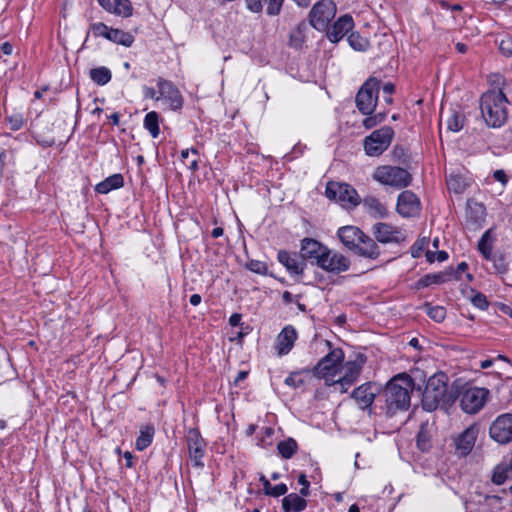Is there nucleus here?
Here are the masks:
<instances>
[{"label": "nucleus", "instance_id": "nucleus-7", "mask_svg": "<svg viewBox=\"0 0 512 512\" xmlns=\"http://www.w3.org/2000/svg\"><path fill=\"white\" fill-rule=\"evenodd\" d=\"M380 89V82L376 78H369L359 89L356 95V106L364 115L374 112Z\"/></svg>", "mask_w": 512, "mask_h": 512}, {"label": "nucleus", "instance_id": "nucleus-43", "mask_svg": "<svg viewBox=\"0 0 512 512\" xmlns=\"http://www.w3.org/2000/svg\"><path fill=\"white\" fill-rule=\"evenodd\" d=\"M285 384L294 388L301 387L305 383L303 372H293L286 379Z\"/></svg>", "mask_w": 512, "mask_h": 512}, {"label": "nucleus", "instance_id": "nucleus-13", "mask_svg": "<svg viewBox=\"0 0 512 512\" xmlns=\"http://www.w3.org/2000/svg\"><path fill=\"white\" fill-rule=\"evenodd\" d=\"M490 436L499 443H508L512 440V414L499 415L490 426Z\"/></svg>", "mask_w": 512, "mask_h": 512}, {"label": "nucleus", "instance_id": "nucleus-5", "mask_svg": "<svg viewBox=\"0 0 512 512\" xmlns=\"http://www.w3.org/2000/svg\"><path fill=\"white\" fill-rule=\"evenodd\" d=\"M373 179L383 185L404 188L412 181L411 174L404 168L391 165L378 166L372 175Z\"/></svg>", "mask_w": 512, "mask_h": 512}, {"label": "nucleus", "instance_id": "nucleus-48", "mask_svg": "<svg viewBox=\"0 0 512 512\" xmlns=\"http://www.w3.org/2000/svg\"><path fill=\"white\" fill-rule=\"evenodd\" d=\"M9 128L13 131H17L22 128L24 119L21 114H13L7 118Z\"/></svg>", "mask_w": 512, "mask_h": 512}, {"label": "nucleus", "instance_id": "nucleus-61", "mask_svg": "<svg viewBox=\"0 0 512 512\" xmlns=\"http://www.w3.org/2000/svg\"><path fill=\"white\" fill-rule=\"evenodd\" d=\"M395 90V86L392 83H386L383 86V91L385 94L391 95Z\"/></svg>", "mask_w": 512, "mask_h": 512}, {"label": "nucleus", "instance_id": "nucleus-49", "mask_svg": "<svg viewBox=\"0 0 512 512\" xmlns=\"http://www.w3.org/2000/svg\"><path fill=\"white\" fill-rule=\"evenodd\" d=\"M447 185L449 190H453L455 193H460L463 191V184L461 183V178L457 176H450L447 179Z\"/></svg>", "mask_w": 512, "mask_h": 512}, {"label": "nucleus", "instance_id": "nucleus-28", "mask_svg": "<svg viewBox=\"0 0 512 512\" xmlns=\"http://www.w3.org/2000/svg\"><path fill=\"white\" fill-rule=\"evenodd\" d=\"M284 0H246L247 7L252 12H260L263 7V3H267V14L271 16L278 15L280 13Z\"/></svg>", "mask_w": 512, "mask_h": 512}, {"label": "nucleus", "instance_id": "nucleus-35", "mask_svg": "<svg viewBox=\"0 0 512 512\" xmlns=\"http://www.w3.org/2000/svg\"><path fill=\"white\" fill-rule=\"evenodd\" d=\"M90 78L94 83L103 86L111 80L112 74L107 67L102 66L91 69Z\"/></svg>", "mask_w": 512, "mask_h": 512}, {"label": "nucleus", "instance_id": "nucleus-39", "mask_svg": "<svg viewBox=\"0 0 512 512\" xmlns=\"http://www.w3.org/2000/svg\"><path fill=\"white\" fill-rule=\"evenodd\" d=\"M464 123V116L459 112L452 110L450 111L447 119L446 125L447 129L451 132H458L462 129Z\"/></svg>", "mask_w": 512, "mask_h": 512}, {"label": "nucleus", "instance_id": "nucleus-44", "mask_svg": "<svg viewBox=\"0 0 512 512\" xmlns=\"http://www.w3.org/2000/svg\"><path fill=\"white\" fill-rule=\"evenodd\" d=\"M110 29L106 24L102 22L93 23L90 25V31L94 34L96 37H104L108 38V32H110Z\"/></svg>", "mask_w": 512, "mask_h": 512}, {"label": "nucleus", "instance_id": "nucleus-9", "mask_svg": "<svg viewBox=\"0 0 512 512\" xmlns=\"http://www.w3.org/2000/svg\"><path fill=\"white\" fill-rule=\"evenodd\" d=\"M394 131L389 126H383L373 131L364 139V150L368 156H380L391 144Z\"/></svg>", "mask_w": 512, "mask_h": 512}, {"label": "nucleus", "instance_id": "nucleus-36", "mask_svg": "<svg viewBox=\"0 0 512 512\" xmlns=\"http://www.w3.org/2000/svg\"><path fill=\"white\" fill-rule=\"evenodd\" d=\"M144 127L149 131L153 138H157L159 136V115L157 112L151 111L145 115Z\"/></svg>", "mask_w": 512, "mask_h": 512}, {"label": "nucleus", "instance_id": "nucleus-33", "mask_svg": "<svg viewBox=\"0 0 512 512\" xmlns=\"http://www.w3.org/2000/svg\"><path fill=\"white\" fill-rule=\"evenodd\" d=\"M108 34V40L125 47H130L134 42V36L132 34L124 32L120 29L111 28Z\"/></svg>", "mask_w": 512, "mask_h": 512}, {"label": "nucleus", "instance_id": "nucleus-38", "mask_svg": "<svg viewBox=\"0 0 512 512\" xmlns=\"http://www.w3.org/2000/svg\"><path fill=\"white\" fill-rule=\"evenodd\" d=\"M307 30V25L305 22H301L297 25V27L292 30L290 34V45L295 48H300L305 41V31Z\"/></svg>", "mask_w": 512, "mask_h": 512}, {"label": "nucleus", "instance_id": "nucleus-4", "mask_svg": "<svg viewBox=\"0 0 512 512\" xmlns=\"http://www.w3.org/2000/svg\"><path fill=\"white\" fill-rule=\"evenodd\" d=\"M344 359V353L341 349L331 350L314 367L316 376L323 378L327 385H335L337 376L341 374V364Z\"/></svg>", "mask_w": 512, "mask_h": 512}, {"label": "nucleus", "instance_id": "nucleus-6", "mask_svg": "<svg viewBox=\"0 0 512 512\" xmlns=\"http://www.w3.org/2000/svg\"><path fill=\"white\" fill-rule=\"evenodd\" d=\"M325 195L331 200H335L342 207L352 209L358 206L361 199L357 191L347 183L330 181L326 185Z\"/></svg>", "mask_w": 512, "mask_h": 512}, {"label": "nucleus", "instance_id": "nucleus-51", "mask_svg": "<svg viewBox=\"0 0 512 512\" xmlns=\"http://www.w3.org/2000/svg\"><path fill=\"white\" fill-rule=\"evenodd\" d=\"M499 49L503 55L512 56V38L510 36H506L501 39Z\"/></svg>", "mask_w": 512, "mask_h": 512}, {"label": "nucleus", "instance_id": "nucleus-18", "mask_svg": "<svg viewBox=\"0 0 512 512\" xmlns=\"http://www.w3.org/2000/svg\"><path fill=\"white\" fill-rule=\"evenodd\" d=\"M328 247L312 238H304L301 241V255L305 260L310 261L312 264L319 266Z\"/></svg>", "mask_w": 512, "mask_h": 512}, {"label": "nucleus", "instance_id": "nucleus-31", "mask_svg": "<svg viewBox=\"0 0 512 512\" xmlns=\"http://www.w3.org/2000/svg\"><path fill=\"white\" fill-rule=\"evenodd\" d=\"M363 206L374 218H384L387 215L386 207L374 196H367L363 200Z\"/></svg>", "mask_w": 512, "mask_h": 512}, {"label": "nucleus", "instance_id": "nucleus-11", "mask_svg": "<svg viewBox=\"0 0 512 512\" xmlns=\"http://www.w3.org/2000/svg\"><path fill=\"white\" fill-rule=\"evenodd\" d=\"M365 362L366 357L363 354H357L354 360L347 361L344 365L341 364V374L335 381V385H339L341 392H346L348 387L356 382Z\"/></svg>", "mask_w": 512, "mask_h": 512}, {"label": "nucleus", "instance_id": "nucleus-8", "mask_svg": "<svg viewBox=\"0 0 512 512\" xmlns=\"http://www.w3.org/2000/svg\"><path fill=\"white\" fill-rule=\"evenodd\" d=\"M336 12L337 7L333 0H320L313 5L309 12L310 25L318 31L327 30Z\"/></svg>", "mask_w": 512, "mask_h": 512}, {"label": "nucleus", "instance_id": "nucleus-59", "mask_svg": "<svg viewBox=\"0 0 512 512\" xmlns=\"http://www.w3.org/2000/svg\"><path fill=\"white\" fill-rule=\"evenodd\" d=\"M241 320L240 314H232L229 318V323L231 326H238Z\"/></svg>", "mask_w": 512, "mask_h": 512}, {"label": "nucleus", "instance_id": "nucleus-47", "mask_svg": "<svg viewBox=\"0 0 512 512\" xmlns=\"http://www.w3.org/2000/svg\"><path fill=\"white\" fill-rule=\"evenodd\" d=\"M427 245H428V240L426 238L416 241L411 247L412 257L419 258Z\"/></svg>", "mask_w": 512, "mask_h": 512}, {"label": "nucleus", "instance_id": "nucleus-22", "mask_svg": "<svg viewBox=\"0 0 512 512\" xmlns=\"http://www.w3.org/2000/svg\"><path fill=\"white\" fill-rule=\"evenodd\" d=\"M298 337L296 329L292 325L285 326L276 338V350L279 356L287 355Z\"/></svg>", "mask_w": 512, "mask_h": 512}, {"label": "nucleus", "instance_id": "nucleus-32", "mask_svg": "<svg viewBox=\"0 0 512 512\" xmlns=\"http://www.w3.org/2000/svg\"><path fill=\"white\" fill-rule=\"evenodd\" d=\"M155 434L153 425L146 424L140 428L139 436L136 439L135 447L138 451L145 450L151 445Z\"/></svg>", "mask_w": 512, "mask_h": 512}, {"label": "nucleus", "instance_id": "nucleus-30", "mask_svg": "<svg viewBox=\"0 0 512 512\" xmlns=\"http://www.w3.org/2000/svg\"><path fill=\"white\" fill-rule=\"evenodd\" d=\"M307 506V501L299 494L291 493L282 499V508L284 512H301Z\"/></svg>", "mask_w": 512, "mask_h": 512}, {"label": "nucleus", "instance_id": "nucleus-46", "mask_svg": "<svg viewBox=\"0 0 512 512\" xmlns=\"http://www.w3.org/2000/svg\"><path fill=\"white\" fill-rule=\"evenodd\" d=\"M384 118H385V115L382 113L372 115V116L370 114L368 117H366L363 120V126L366 129H371V128L375 127L377 124L381 123L384 120Z\"/></svg>", "mask_w": 512, "mask_h": 512}, {"label": "nucleus", "instance_id": "nucleus-15", "mask_svg": "<svg viewBox=\"0 0 512 512\" xmlns=\"http://www.w3.org/2000/svg\"><path fill=\"white\" fill-rule=\"evenodd\" d=\"M396 209L403 217H414L419 215L421 203L415 193L410 190H405L398 196Z\"/></svg>", "mask_w": 512, "mask_h": 512}, {"label": "nucleus", "instance_id": "nucleus-60", "mask_svg": "<svg viewBox=\"0 0 512 512\" xmlns=\"http://www.w3.org/2000/svg\"><path fill=\"white\" fill-rule=\"evenodd\" d=\"M467 268H468V265L466 262L459 263L457 266V269H456L457 278H459L460 274L465 272Z\"/></svg>", "mask_w": 512, "mask_h": 512}, {"label": "nucleus", "instance_id": "nucleus-63", "mask_svg": "<svg viewBox=\"0 0 512 512\" xmlns=\"http://www.w3.org/2000/svg\"><path fill=\"white\" fill-rule=\"evenodd\" d=\"M223 233H224L223 228H221V227H216V228H214V229L212 230L211 235H212V237H213V238H218V237L222 236V235H223Z\"/></svg>", "mask_w": 512, "mask_h": 512}, {"label": "nucleus", "instance_id": "nucleus-54", "mask_svg": "<svg viewBox=\"0 0 512 512\" xmlns=\"http://www.w3.org/2000/svg\"><path fill=\"white\" fill-rule=\"evenodd\" d=\"M143 95L147 99H154L157 101L158 95L154 88L145 86L143 88Z\"/></svg>", "mask_w": 512, "mask_h": 512}, {"label": "nucleus", "instance_id": "nucleus-23", "mask_svg": "<svg viewBox=\"0 0 512 512\" xmlns=\"http://www.w3.org/2000/svg\"><path fill=\"white\" fill-rule=\"evenodd\" d=\"M338 238L349 250L353 251L364 237V233L356 226H344L338 229Z\"/></svg>", "mask_w": 512, "mask_h": 512}, {"label": "nucleus", "instance_id": "nucleus-57", "mask_svg": "<svg viewBox=\"0 0 512 512\" xmlns=\"http://www.w3.org/2000/svg\"><path fill=\"white\" fill-rule=\"evenodd\" d=\"M1 51L5 54V55H10L13 51V46L9 43V42H4L2 45H1Z\"/></svg>", "mask_w": 512, "mask_h": 512}, {"label": "nucleus", "instance_id": "nucleus-17", "mask_svg": "<svg viewBox=\"0 0 512 512\" xmlns=\"http://www.w3.org/2000/svg\"><path fill=\"white\" fill-rule=\"evenodd\" d=\"M328 247L312 238H304L301 241V255L305 260L310 261L312 264L319 266Z\"/></svg>", "mask_w": 512, "mask_h": 512}, {"label": "nucleus", "instance_id": "nucleus-58", "mask_svg": "<svg viewBox=\"0 0 512 512\" xmlns=\"http://www.w3.org/2000/svg\"><path fill=\"white\" fill-rule=\"evenodd\" d=\"M283 302L286 304H290L294 301V296L289 291H284L282 294Z\"/></svg>", "mask_w": 512, "mask_h": 512}, {"label": "nucleus", "instance_id": "nucleus-42", "mask_svg": "<svg viewBox=\"0 0 512 512\" xmlns=\"http://www.w3.org/2000/svg\"><path fill=\"white\" fill-rule=\"evenodd\" d=\"M447 281V275L445 273H434L423 276L418 284L422 287H428L432 284H441Z\"/></svg>", "mask_w": 512, "mask_h": 512}, {"label": "nucleus", "instance_id": "nucleus-10", "mask_svg": "<svg viewBox=\"0 0 512 512\" xmlns=\"http://www.w3.org/2000/svg\"><path fill=\"white\" fill-rule=\"evenodd\" d=\"M490 391L486 388L468 387L460 393V406L468 414H475L485 405Z\"/></svg>", "mask_w": 512, "mask_h": 512}, {"label": "nucleus", "instance_id": "nucleus-19", "mask_svg": "<svg viewBox=\"0 0 512 512\" xmlns=\"http://www.w3.org/2000/svg\"><path fill=\"white\" fill-rule=\"evenodd\" d=\"M354 28V20L349 14L340 16L331 26L328 25L326 36L332 43H338Z\"/></svg>", "mask_w": 512, "mask_h": 512}, {"label": "nucleus", "instance_id": "nucleus-52", "mask_svg": "<svg viewBox=\"0 0 512 512\" xmlns=\"http://www.w3.org/2000/svg\"><path fill=\"white\" fill-rule=\"evenodd\" d=\"M287 486L284 483L277 484L272 487L271 491L268 492V496L279 497L287 493Z\"/></svg>", "mask_w": 512, "mask_h": 512}, {"label": "nucleus", "instance_id": "nucleus-50", "mask_svg": "<svg viewBox=\"0 0 512 512\" xmlns=\"http://www.w3.org/2000/svg\"><path fill=\"white\" fill-rule=\"evenodd\" d=\"M471 302H472V304H473L475 307H477V308H479V309H481V310H485V309H487V308H488V305H489V303H488V301H487L486 296H485L484 294L480 293V292H479V293H476V294L472 297Z\"/></svg>", "mask_w": 512, "mask_h": 512}, {"label": "nucleus", "instance_id": "nucleus-14", "mask_svg": "<svg viewBox=\"0 0 512 512\" xmlns=\"http://www.w3.org/2000/svg\"><path fill=\"white\" fill-rule=\"evenodd\" d=\"M318 267L328 273L339 274L349 269L350 260L340 252L328 248Z\"/></svg>", "mask_w": 512, "mask_h": 512}, {"label": "nucleus", "instance_id": "nucleus-20", "mask_svg": "<svg viewBox=\"0 0 512 512\" xmlns=\"http://www.w3.org/2000/svg\"><path fill=\"white\" fill-rule=\"evenodd\" d=\"M379 393V387L375 383H364L353 390L352 398L356 401L357 405L361 409L369 408L374 400L376 395Z\"/></svg>", "mask_w": 512, "mask_h": 512}, {"label": "nucleus", "instance_id": "nucleus-26", "mask_svg": "<svg viewBox=\"0 0 512 512\" xmlns=\"http://www.w3.org/2000/svg\"><path fill=\"white\" fill-rule=\"evenodd\" d=\"M277 259L290 274L300 275L303 273V262L295 254L282 250L278 252Z\"/></svg>", "mask_w": 512, "mask_h": 512}, {"label": "nucleus", "instance_id": "nucleus-55", "mask_svg": "<svg viewBox=\"0 0 512 512\" xmlns=\"http://www.w3.org/2000/svg\"><path fill=\"white\" fill-rule=\"evenodd\" d=\"M495 180L501 182L503 185H505L508 181L507 175L503 170H496L493 174Z\"/></svg>", "mask_w": 512, "mask_h": 512}, {"label": "nucleus", "instance_id": "nucleus-2", "mask_svg": "<svg viewBox=\"0 0 512 512\" xmlns=\"http://www.w3.org/2000/svg\"><path fill=\"white\" fill-rule=\"evenodd\" d=\"M448 377L445 373L439 372L432 375L426 384L423 392L422 403L427 411L435 410L440 404L449 405L457 398V391L448 389Z\"/></svg>", "mask_w": 512, "mask_h": 512}, {"label": "nucleus", "instance_id": "nucleus-41", "mask_svg": "<svg viewBox=\"0 0 512 512\" xmlns=\"http://www.w3.org/2000/svg\"><path fill=\"white\" fill-rule=\"evenodd\" d=\"M424 310L431 319L438 323L442 322L446 317V310L443 306H431L426 303Z\"/></svg>", "mask_w": 512, "mask_h": 512}, {"label": "nucleus", "instance_id": "nucleus-53", "mask_svg": "<svg viewBox=\"0 0 512 512\" xmlns=\"http://www.w3.org/2000/svg\"><path fill=\"white\" fill-rule=\"evenodd\" d=\"M191 153L193 154V158L188 161L186 165L191 171L195 172L198 170L199 153L195 148H191Z\"/></svg>", "mask_w": 512, "mask_h": 512}, {"label": "nucleus", "instance_id": "nucleus-25", "mask_svg": "<svg viewBox=\"0 0 512 512\" xmlns=\"http://www.w3.org/2000/svg\"><path fill=\"white\" fill-rule=\"evenodd\" d=\"M98 3L104 10L117 16L127 18L133 13L130 0H98Z\"/></svg>", "mask_w": 512, "mask_h": 512}, {"label": "nucleus", "instance_id": "nucleus-64", "mask_svg": "<svg viewBox=\"0 0 512 512\" xmlns=\"http://www.w3.org/2000/svg\"><path fill=\"white\" fill-rule=\"evenodd\" d=\"M448 258V253L446 251H438L436 260L438 262H443Z\"/></svg>", "mask_w": 512, "mask_h": 512}, {"label": "nucleus", "instance_id": "nucleus-16", "mask_svg": "<svg viewBox=\"0 0 512 512\" xmlns=\"http://www.w3.org/2000/svg\"><path fill=\"white\" fill-rule=\"evenodd\" d=\"M189 456L195 466H202V458L205 454V441L200 432L195 428H190L186 434Z\"/></svg>", "mask_w": 512, "mask_h": 512}, {"label": "nucleus", "instance_id": "nucleus-56", "mask_svg": "<svg viewBox=\"0 0 512 512\" xmlns=\"http://www.w3.org/2000/svg\"><path fill=\"white\" fill-rule=\"evenodd\" d=\"M260 482H261V483H262V485H263L264 493H265L266 495H268V492H269V491H271V489H272V487H273V486L271 485L270 481H269L265 476H263V475H262V476L260 477Z\"/></svg>", "mask_w": 512, "mask_h": 512}, {"label": "nucleus", "instance_id": "nucleus-40", "mask_svg": "<svg viewBox=\"0 0 512 512\" xmlns=\"http://www.w3.org/2000/svg\"><path fill=\"white\" fill-rule=\"evenodd\" d=\"M478 249L486 260H492V243L489 231L482 235L478 243Z\"/></svg>", "mask_w": 512, "mask_h": 512}, {"label": "nucleus", "instance_id": "nucleus-21", "mask_svg": "<svg viewBox=\"0 0 512 512\" xmlns=\"http://www.w3.org/2000/svg\"><path fill=\"white\" fill-rule=\"evenodd\" d=\"M373 235L381 243L400 242L403 239L401 230L391 224L379 222L373 226Z\"/></svg>", "mask_w": 512, "mask_h": 512}, {"label": "nucleus", "instance_id": "nucleus-29", "mask_svg": "<svg viewBox=\"0 0 512 512\" xmlns=\"http://www.w3.org/2000/svg\"><path fill=\"white\" fill-rule=\"evenodd\" d=\"M123 185L124 178L122 174L116 173L99 182L95 186V191L100 194H107L112 190L123 187Z\"/></svg>", "mask_w": 512, "mask_h": 512}, {"label": "nucleus", "instance_id": "nucleus-37", "mask_svg": "<svg viewBox=\"0 0 512 512\" xmlns=\"http://www.w3.org/2000/svg\"><path fill=\"white\" fill-rule=\"evenodd\" d=\"M347 41L352 49L359 52H365L370 47L367 38L362 37L358 32H352L348 35Z\"/></svg>", "mask_w": 512, "mask_h": 512}, {"label": "nucleus", "instance_id": "nucleus-62", "mask_svg": "<svg viewBox=\"0 0 512 512\" xmlns=\"http://www.w3.org/2000/svg\"><path fill=\"white\" fill-rule=\"evenodd\" d=\"M190 303L193 306H197L201 303V296L199 294H193L190 296Z\"/></svg>", "mask_w": 512, "mask_h": 512}, {"label": "nucleus", "instance_id": "nucleus-12", "mask_svg": "<svg viewBox=\"0 0 512 512\" xmlns=\"http://www.w3.org/2000/svg\"><path fill=\"white\" fill-rule=\"evenodd\" d=\"M158 98L171 110H179L183 106V97L179 89L169 80L159 78L157 80Z\"/></svg>", "mask_w": 512, "mask_h": 512}, {"label": "nucleus", "instance_id": "nucleus-3", "mask_svg": "<svg viewBox=\"0 0 512 512\" xmlns=\"http://www.w3.org/2000/svg\"><path fill=\"white\" fill-rule=\"evenodd\" d=\"M506 103L507 98L501 90L487 91L481 96L480 110L487 126L498 128L506 122Z\"/></svg>", "mask_w": 512, "mask_h": 512}, {"label": "nucleus", "instance_id": "nucleus-45", "mask_svg": "<svg viewBox=\"0 0 512 512\" xmlns=\"http://www.w3.org/2000/svg\"><path fill=\"white\" fill-rule=\"evenodd\" d=\"M246 267L248 270L257 273L259 275H265L267 273V265L266 263L259 260H250Z\"/></svg>", "mask_w": 512, "mask_h": 512}, {"label": "nucleus", "instance_id": "nucleus-1", "mask_svg": "<svg viewBox=\"0 0 512 512\" xmlns=\"http://www.w3.org/2000/svg\"><path fill=\"white\" fill-rule=\"evenodd\" d=\"M414 390V381L407 374L393 377L385 386L381 397L384 400L383 409L388 416H393L410 407L411 393Z\"/></svg>", "mask_w": 512, "mask_h": 512}, {"label": "nucleus", "instance_id": "nucleus-24", "mask_svg": "<svg viewBox=\"0 0 512 512\" xmlns=\"http://www.w3.org/2000/svg\"><path fill=\"white\" fill-rule=\"evenodd\" d=\"M477 429L473 426L465 429L456 439L455 446L460 456L468 455L474 447Z\"/></svg>", "mask_w": 512, "mask_h": 512}, {"label": "nucleus", "instance_id": "nucleus-27", "mask_svg": "<svg viewBox=\"0 0 512 512\" xmlns=\"http://www.w3.org/2000/svg\"><path fill=\"white\" fill-rule=\"evenodd\" d=\"M353 252L359 256L369 259H377L380 255L379 246L366 234H364V237L359 241L358 246L353 250Z\"/></svg>", "mask_w": 512, "mask_h": 512}, {"label": "nucleus", "instance_id": "nucleus-34", "mask_svg": "<svg viewBox=\"0 0 512 512\" xmlns=\"http://www.w3.org/2000/svg\"><path fill=\"white\" fill-rule=\"evenodd\" d=\"M298 444L293 438L280 441L277 444V450L282 458L290 459L297 452Z\"/></svg>", "mask_w": 512, "mask_h": 512}]
</instances>
